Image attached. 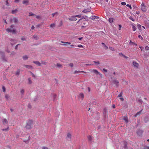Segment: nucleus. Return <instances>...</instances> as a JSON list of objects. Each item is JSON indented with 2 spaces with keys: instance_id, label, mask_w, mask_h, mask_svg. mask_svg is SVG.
<instances>
[{
  "instance_id": "423d86ee",
  "label": "nucleus",
  "mask_w": 149,
  "mask_h": 149,
  "mask_svg": "<svg viewBox=\"0 0 149 149\" xmlns=\"http://www.w3.org/2000/svg\"><path fill=\"white\" fill-rule=\"evenodd\" d=\"M107 112V109L106 108H104L103 111V114L104 118L106 117Z\"/></svg>"
},
{
  "instance_id": "aec40b11",
  "label": "nucleus",
  "mask_w": 149,
  "mask_h": 149,
  "mask_svg": "<svg viewBox=\"0 0 149 149\" xmlns=\"http://www.w3.org/2000/svg\"><path fill=\"white\" fill-rule=\"evenodd\" d=\"M24 66L27 68L28 69H32L33 68V66L31 65H25Z\"/></svg>"
},
{
  "instance_id": "e2e57ef3",
  "label": "nucleus",
  "mask_w": 149,
  "mask_h": 149,
  "mask_svg": "<svg viewBox=\"0 0 149 149\" xmlns=\"http://www.w3.org/2000/svg\"><path fill=\"white\" fill-rule=\"evenodd\" d=\"M109 48L110 50H112V51H113L114 50V49L111 47H109Z\"/></svg>"
},
{
  "instance_id": "49530a36",
  "label": "nucleus",
  "mask_w": 149,
  "mask_h": 149,
  "mask_svg": "<svg viewBox=\"0 0 149 149\" xmlns=\"http://www.w3.org/2000/svg\"><path fill=\"white\" fill-rule=\"evenodd\" d=\"M33 37L34 39H36V40L38 39V37L34 35L33 36Z\"/></svg>"
},
{
  "instance_id": "5fc2aeb1",
  "label": "nucleus",
  "mask_w": 149,
  "mask_h": 149,
  "mask_svg": "<svg viewBox=\"0 0 149 149\" xmlns=\"http://www.w3.org/2000/svg\"><path fill=\"white\" fill-rule=\"evenodd\" d=\"M6 5L8 6H9V3L8 2V0H6Z\"/></svg>"
},
{
  "instance_id": "0eeeda50",
  "label": "nucleus",
  "mask_w": 149,
  "mask_h": 149,
  "mask_svg": "<svg viewBox=\"0 0 149 149\" xmlns=\"http://www.w3.org/2000/svg\"><path fill=\"white\" fill-rule=\"evenodd\" d=\"M68 19L70 21H76L77 20L75 16H72L70 18H68Z\"/></svg>"
},
{
  "instance_id": "2eb2a0df",
  "label": "nucleus",
  "mask_w": 149,
  "mask_h": 149,
  "mask_svg": "<svg viewBox=\"0 0 149 149\" xmlns=\"http://www.w3.org/2000/svg\"><path fill=\"white\" fill-rule=\"evenodd\" d=\"M129 45H135L136 46L137 45L135 43L132 42L131 40H130V42H129Z\"/></svg>"
},
{
  "instance_id": "20e7f679",
  "label": "nucleus",
  "mask_w": 149,
  "mask_h": 149,
  "mask_svg": "<svg viewBox=\"0 0 149 149\" xmlns=\"http://www.w3.org/2000/svg\"><path fill=\"white\" fill-rule=\"evenodd\" d=\"M6 31L8 32H13L14 34L16 33V30L15 29H11L9 28H8L6 29Z\"/></svg>"
},
{
  "instance_id": "13d9d810",
  "label": "nucleus",
  "mask_w": 149,
  "mask_h": 149,
  "mask_svg": "<svg viewBox=\"0 0 149 149\" xmlns=\"http://www.w3.org/2000/svg\"><path fill=\"white\" fill-rule=\"evenodd\" d=\"M138 37L141 39H142L143 38V37L140 35H139Z\"/></svg>"
},
{
  "instance_id": "4d7b16f0",
  "label": "nucleus",
  "mask_w": 149,
  "mask_h": 149,
  "mask_svg": "<svg viewBox=\"0 0 149 149\" xmlns=\"http://www.w3.org/2000/svg\"><path fill=\"white\" fill-rule=\"evenodd\" d=\"M5 98L8 99L9 98V96L7 94H6L5 95Z\"/></svg>"
},
{
  "instance_id": "39448f33",
  "label": "nucleus",
  "mask_w": 149,
  "mask_h": 149,
  "mask_svg": "<svg viewBox=\"0 0 149 149\" xmlns=\"http://www.w3.org/2000/svg\"><path fill=\"white\" fill-rule=\"evenodd\" d=\"M1 58L2 60L5 62L7 61V58L5 57V54L4 53L2 52L1 54Z\"/></svg>"
},
{
  "instance_id": "6e6552de",
  "label": "nucleus",
  "mask_w": 149,
  "mask_h": 149,
  "mask_svg": "<svg viewBox=\"0 0 149 149\" xmlns=\"http://www.w3.org/2000/svg\"><path fill=\"white\" fill-rule=\"evenodd\" d=\"M132 64L134 67L137 68H138L139 66V64L137 63L136 61H133Z\"/></svg>"
},
{
  "instance_id": "4be33fe9",
  "label": "nucleus",
  "mask_w": 149,
  "mask_h": 149,
  "mask_svg": "<svg viewBox=\"0 0 149 149\" xmlns=\"http://www.w3.org/2000/svg\"><path fill=\"white\" fill-rule=\"evenodd\" d=\"M98 18H99V17H98L94 16H92L91 17H90V19L93 20L95 19Z\"/></svg>"
},
{
  "instance_id": "864d4df0",
  "label": "nucleus",
  "mask_w": 149,
  "mask_h": 149,
  "mask_svg": "<svg viewBox=\"0 0 149 149\" xmlns=\"http://www.w3.org/2000/svg\"><path fill=\"white\" fill-rule=\"evenodd\" d=\"M10 40L11 42H14L15 41H16V40L15 39H10Z\"/></svg>"
},
{
  "instance_id": "774afa93",
  "label": "nucleus",
  "mask_w": 149,
  "mask_h": 149,
  "mask_svg": "<svg viewBox=\"0 0 149 149\" xmlns=\"http://www.w3.org/2000/svg\"><path fill=\"white\" fill-rule=\"evenodd\" d=\"M58 13L57 12H56L54 13H53L52 14V15L53 16V17H54V15L56 14H57Z\"/></svg>"
},
{
  "instance_id": "7ed1b4c3",
  "label": "nucleus",
  "mask_w": 149,
  "mask_h": 149,
  "mask_svg": "<svg viewBox=\"0 0 149 149\" xmlns=\"http://www.w3.org/2000/svg\"><path fill=\"white\" fill-rule=\"evenodd\" d=\"M141 9L142 11L144 12H145L147 10V7L144 3H142L141 5Z\"/></svg>"
},
{
  "instance_id": "603ef678",
  "label": "nucleus",
  "mask_w": 149,
  "mask_h": 149,
  "mask_svg": "<svg viewBox=\"0 0 149 149\" xmlns=\"http://www.w3.org/2000/svg\"><path fill=\"white\" fill-rule=\"evenodd\" d=\"M21 93L22 94H24V91L23 89H22L21 91Z\"/></svg>"
},
{
  "instance_id": "cd10ccee",
  "label": "nucleus",
  "mask_w": 149,
  "mask_h": 149,
  "mask_svg": "<svg viewBox=\"0 0 149 149\" xmlns=\"http://www.w3.org/2000/svg\"><path fill=\"white\" fill-rule=\"evenodd\" d=\"M113 18H110L109 19V21L110 23H111L113 22Z\"/></svg>"
},
{
  "instance_id": "9d476101",
  "label": "nucleus",
  "mask_w": 149,
  "mask_h": 149,
  "mask_svg": "<svg viewBox=\"0 0 149 149\" xmlns=\"http://www.w3.org/2000/svg\"><path fill=\"white\" fill-rule=\"evenodd\" d=\"M113 83L116 84L117 86H118V84L119 83V81L116 79L113 80L112 81Z\"/></svg>"
},
{
  "instance_id": "79ce46f5",
  "label": "nucleus",
  "mask_w": 149,
  "mask_h": 149,
  "mask_svg": "<svg viewBox=\"0 0 149 149\" xmlns=\"http://www.w3.org/2000/svg\"><path fill=\"white\" fill-rule=\"evenodd\" d=\"M102 44L104 46V47L106 48V49H107L108 48V47L104 43L102 42Z\"/></svg>"
},
{
  "instance_id": "e433bc0d",
  "label": "nucleus",
  "mask_w": 149,
  "mask_h": 149,
  "mask_svg": "<svg viewBox=\"0 0 149 149\" xmlns=\"http://www.w3.org/2000/svg\"><path fill=\"white\" fill-rule=\"evenodd\" d=\"M56 97V94H53V101H54L55 98Z\"/></svg>"
},
{
  "instance_id": "58836bf2",
  "label": "nucleus",
  "mask_w": 149,
  "mask_h": 149,
  "mask_svg": "<svg viewBox=\"0 0 149 149\" xmlns=\"http://www.w3.org/2000/svg\"><path fill=\"white\" fill-rule=\"evenodd\" d=\"M61 42L63 43L67 44L69 45H70L71 44L70 42H63L62 41H61Z\"/></svg>"
},
{
  "instance_id": "b1692460",
  "label": "nucleus",
  "mask_w": 149,
  "mask_h": 149,
  "mask_svg": "<svg viewBox=\"0 0 149 149\" xmlns=\"http://www.w3.org/2000/svg\"><path fill=\"white\" fill-rule=\"evenodd\" d=\"M71 134L70 133H68L67 134L66 139H67V138H69V139H70L71 138Z\"/></svg>"
},
{
  "instance_id": "de8ad7c7",
  "label": "nucleus",
  "mask_w": 149,
  "mask_h": 149,
  "mask_svg": "<svg viewBox=\"0 0 149 149\" xmlns=\"http://www.w3.org/2000/svg\"><path fill=\"white\" fill-rule=\"evenodd\" d=\"M20 45V44H18L16 45L15 47V49L16 50L17 49L19 45Z\"/></svg>"
},
{
  "instance_id": "a19ab883",
  "label": "nucleus",
  "mask_w": 149,
  "mask_h": 149,
  "mask_svg": "<svg viewBox=\"0 0 149 149\" xmlns=\"http://www.w3.org/2000/svg\"><path fill=\"white\" fill-rule=\"evenodd\" d=\"M93 62L95 63V64H96L97 65H99L100 64V62L99 61H93Z\"/></svg>"
},
{
  "instance_id": "c85d7f7f",
  "label": "nucleus",
  "mask_w": 149,
  "mask_h": 149,
  "mask_svg": "<svg viewBox=\"0 0 149 149\" xmlns=\"http://www.w3.org/2000/svg\"><path fill=\"white\" fill-rule=\"evenodd\" d=\"M144 120L145 123H147L148 120V119L147 117H146L144 119Z\"/></svg>"
},
{
  "instance_id": "ddd939ff",
  "label": "nucleus",
  "mask_w": 149,
  "mask_h": 149,
  "mask_svg": "<svg viewBox=\"0 0 149 149\" xmlns=\"http://www.w3.org/2000/svg\"><path fill=\"white\" fill-rule=\"evenodd\" d=\"M127 142L125 141L124 142V146H123V147L124 149H127L128 148H127Z\"/></svg>"
},
{
  "instance_id": "412c9836",
  "label": "nucleus",
  "mask_w": 149,
  "mask_h": 149,
  "mask_svg": "<svg viewBox=\"0 0 149 149\" xmlns=\"http://www.w3.org/2000/svg\"><path fill=\"white\" fill-rule=\"evenodd\" d=\"M14 22L15 23H17L18 22V19L15 17H14L13 19Z\"/></svg>"
},
{
  "instance_id": "f257e3e1",
  "label": "nucleus",
  "mask_w": 149,
  "mask_h": 149,
  "mask_svg": "<svg viewBox=\"0 0 149 149\" xmlns=\"http://www.w3.org/2000/svg\"><path fill=\"white\" fill-rule=\"evenodd\" d=\"M33 124V121L29 119L26 123V128L27 129H30L31 128V125Z\"/></svg>"
},
{
  "instance_id": "f03ea898",
  "label": "nucleus",
  "mask_w": 149,
  "mask_h": 149,
  "mask_svg": "<svg viewBox=\"0 0 149 149\" xmlns=\"http://www.w3.org/2000/svg\"><path fill=\"white\" fill-rule=\"evenodd\" d=\"M144 131L142 130L138 129L136 131V134L139 137H141L142 136L143 134Z\"/></svg>"
},
{
  "instance_id": "dca6fc26",
  "label": "nucleus",
  "mask_w": 149,
  "mask_h": 149,
  "mask_svg": "<svg viewBox=\"0 0 149 149\" xmlns=\"http://www.w3.org/2000/svg\"><path fill=\"white\" fill-rule=\"evenodd\" d=\"M87 138L88 141L90 142H91L93 140V137L90 135L88 136Z\"/></svg>"
},
{
  "instance_id": "a18cd8bd",
  "label": "nucleus",
  "mask_w": 149,
  "mask_h": 149,
  "mask_svg": "<svg viewBox=\"0 0 149 149\" xmlns=\"http://www.w3.org/2000/svg\"><path fill=\"white\" fill-rule=\"evenodd\" d=\"M87 18H88L87 17L85 16H82L81 19H87Z\"/></svg>"
},
{
  "instance_id": "bf43d9fd",
  "label": "nucleus",
  "mask_w": 149,
  "mask_h": 149,
  "mask_svg": "<svg viewBox=\"0 0 149 149\" xmlns=\"http://www.w3.org/2000/svg\"><path fill=\"white\" fill-rule=\"evenodd\" d=\"M122 26L121 25H119V26H118V29L119 30H120Z\"/></svg>"
},
{
  "instance_id": "3c124183",
  "label": "nucleus",
  "mask_w": 149,
  "mask_h": 149,
  "mask_svg": "<svg viewBox=\"0 0 149 149\" xmlns=\"http://www.w3.org/2000/svg\"><path fill=\"white\" fill-rule=\"evenodd\" d=\"M137 27L140 30L141 28V25L140 24H139L137 25Z\"/></svg>"
},
{
  "instance_id": "37998d69",
  "label": "nucleus",
  "mask_w": 149,
  "mask_h": 149,
  "mask_svg": "<svg viewBox=\"0 0 149 149\" xmlns=\"http://www.w3.org/2000/svg\"><path fill=\"white\" fill-rule=\"evenodd\" d=\"M126 6L127 7H129L131 9L132 8V6H131V5H130L129 4H127L126 5Z\"/></svg>"
},
{
  "instance_id": "f704fd0d",
  "label": "nucleus",
  "mask_w": 149,
  "mask_h": 149,
  "mask_svg": "<svg viewBox=\"0 0 149 149\" xmlns=\"http://www.w3.org/2000/svg\"><path fill=\"white\" fill-rule=\"evenodd\" d=\"M35 15V14L33 13H32L30 12V13H29V16H33L34 15Z\"/></svg>"
},
{
  "instance_id": "393cba45",
  "label": "nucleus",
  "mask_w": 149,
  "mask_h": 149,
  "mask_svg": "<svg viewBox=\"0 0 149 149\" xmlns=\"http://www.w3.org/2000/svg\"><path fill=\"white\" fill-rule=\"evenodd\" d=\"M18 11V10H17V9H15V10H12V14H15V13H17Z\"/></svg>"
},
{
  "instance_id": "bb28decb",
  "label": "nucleus",
  "mask_w": 149,
  "mask_h": 149,
  "mask_svg": "<svg viewBox=\"0 0 149 149\" xmlns=\"http://www.w3.org/2000/svg\"><path fill=\"white\" fill-rule=\"evenodd\" d=\"M93 72H94V73L96 74H99V72L96 70H93Z\"/></svg>"
},
{
  "instance_id": "ea45409f",
  "label": "nucleus",
  "mask_w": 149,
  "mask_h": 149,
  "mask_svg": "<svg viewBox=\"0 0 149 149\" xmlns=\"http://www.w3.org/2000/svg\"><path fill=\"white\" fill-rule=\"evenodd\" d=\"M2 89L3 90V91L4 92H6V88L4 86H2Z\"/></svg>"
},
{
  "instance_id": "4c0bfd02",
  "label": "nucleus",
  "mask_w": 149,
  "mask_h": 149,
  "mask_svg": "<svg viewBox=\"0 0 149 149\" xmlns=\"http://www.w3.org/2000/svg\"><path fill=\"white\" fill-rule=\"evenodd\" d=\"M129 18L133 21H135L134 19L132 16L130 17H129Z\"/></svg>"
},
{
  "instance_id": "a211bd4d",
  "label": "nucleus",
  "mask_w": 149,
  "mask_h": 149,
  "mask_svg": "<svg viewBox=\"0 0 149 149\" xmlns=\"http://www.w3.org/2000/svg\"><path fill=\"white\" fill-rule=\"evenodd\" d=\"M80 72H83V73H85L86 72H84V71H77V70H75L74 72V74H77V73H79Z\"/></svg>"
},
{
  "instance_id": "2f4dec72",
  "label": "nucleus",
  "mask_w": 149,
  "mask_h": 149,
  "mask_svg": "<svg viewBox=\"0 0 149 149\" xmlns=\"http://www.w3.org/2000/svg\"><path fill=\"white\" fill-rule=\"evenodd\" d=\"M132 29H133V31H135L136 30V28L133 24H132Z\"/></svg>"
},
{
  "instance_id": "c03bdc74",
  "label": "nucleus",
  "mask_w": 149,
  "mask_h": 149,
  "mask_svg": "<svg viewBox=\"0 0 149 149\" xmlns=\"http://www.w3.org/2000/svg\"><path fill=\"white\" fill-rule=\"evenodd\" d=\"M145 50H149V47L148 46H146L145 47Z\"/></svg>"
},
{
  "instance_id": "69168bd1",
  "label": "nucleus",
  "mask_w": 149,
  "mask_h": 149,
  "mask_svg": "<svg viewBox=\"0 0 149 149\" xmlns=\"http://www.w3.org/2000/svg\"><path fill=\"white\" fill-rule=\"evenodd\" d=\"M69 65L72 67L73 66V63H71L69 64Z\"/></svg>"
},
{
  "instance_id": "338daca9",
  "label": "nucleus",
  "mask_w": 149,
  "mask_h": 149,
  "mask_svg": "<svg viewBox=\"0 0 149 149\" xmlns=\"http://www.w3.org/2000/svg\"><path fill=\"white\" fill-rule=\"evenodd\" d=\"M57 66L58 67H59L61 66V65L59 63H58L57 64Z\"/></svg>"
},
{
  "instance_id": "052dcab7",
  "label": "nucleus",
  "mask_w": 149,
  "mask_h": 149,
  "mask_svg": "<svg viewBox=\"0 0 149 149\" xmlns=\"http://www.w3.org/2000/svg\"><path fill=\"white\" fill-rule=\"evenodd\" d=\"M121 5H126V3L125 2H122L121 3Z\"/></svg>"
},
{
  "instance_id": "a878e982",
  "label": "nucleus",
  "mask_w": 149,
  "mask_h": 149,
  "mask_svg": "<svg viewBox=\"0 0 149 149\" xmlns=\"http://www.w3.org/2000/svg\"><path fill=\"white\" fill-rule=\"evenodd\" d=\"M9 129V127H8L6 129H2V130L3 131H8Z\"/></svg>"
},
{
  "instance_id": "c756f323",
  "label": "nucleus",
  "mask_w": 149,
  "mask_h": 149,
  "mask_svg": "<svg viewBox=\"0 0 149 149\" xmlns=\"http://www.w3.org/2000/svg\"><path fill=\"white\" fill-rule=\"evenodd\" d=\"M123 92L122 91L118 95V96L117 97H121L122 96V95H123Z\"/></svg>"
},
{
  "instance_id": "8fccbe9b",
  "label": "nucleus",
  "mask_w": 149,
  "mask_h": 149,
  "mask_svg": "<svg viewBox=\"0 0 149 149\" xmlns=\"http://www.w3.org/2000/svg\"><path fill=\"white\" fill-rule=\"evenodd\" d=\"M83 24L84 25H86V26H87L88 25V23L87 22H83Z\"/></svg>"
},
{
  "instance_id": "7c9ffc66",
  "label": "nucleus",
  "mask_w": 149,
  "mask_h": 149,
  "mask_svg": "<svg viewBox=\"0 0 149 149\" xmlns=\"http://www.w3.org/2000/svg\"><path fill=\"white\" fill-rule=\"evenodd\" d=\"M28 80L29 81V84H31L32 83V81L31 80V78H29L28 79Z\"/></svg>"
},
{
  "instance_id": "f8f14e48",
  "label": "nucleus",
  "mask_w": 149,
  "mask_h": 149,
  "mask_svg": "<svg viewBox=\"0 0 149 149\" xmlns=\"http://www.w3.org/2000/svg\"><path fill=\"white\" fill-rule=\"evenodd\" d=\"M29 1L28 0H24L22 1V3L23 4H26V5H29Z\"/></svg>"
},
{
  "instance_id": "9b49d317",
  "label": "nucleus",
  "mask_w": 149,
  "mask_h": 149,
  "mask_svg": "<svg viewBox=\"0 0 149 149\" xmlns=\"http://www.w3.org/2000/svg\"><path fill=\"white\" fill-rule=\"evenodd\" d=\"M91 10L89 9H85L82 11V12L84 13H86L89 12L91 11Z\"/></svg>"
},
{
  "instance_id": "09e8293b",
  "label": "nucleus",
  "mask_w": 149,
  "mask_h": 149,
  "mask_svg": "<svg viewBox=\"0 0 149 149\" xmlns=\"http://www.w3.org/2000/svg\"><path fill=\"white\" fill-rule=\"evenodd\" d=\"M55 26V24H51L50 25V26L51 27H54Z\"/></svg>"
},
{
  "instance_id": "680f3d73",
  "label": "nucleus",
  "mask_w": 149,
  "mask_h": 149,
  "mask_svg": "<svg viewBox=\"0 0 149 149\" xmlns=\"http://www.w3.org/2000/svg\"><path fill=\"white\" fill-rule=\"evenodd\" d=\"M28 107L30 109L32 107L31 105L30 104H28Z\"/></svg>"
},
{
  "instance_id": "4468645a",
  "label": "nucleus",
  "mask_w": 149,
  "mask_h": 149,
  "mask_svg": "<svg viewBox=\"0 0 149 149\" xmlns=\"http://www.w3.org/2000/svg\"><path fill=\"white\" fill-rule=\"evenodd\" d=\"M123 120H124L126 123H127L128 122V118L126 116H124L123 118Z\"/></svg>"
},
{
  "instance_id": "72a5a7b5",
  "label": "nucleus",
  "mask_w": 149,
  "mask_h": 149,
  "mask_svg": "<svg viewBox=\"0 0 149 149\" xmlns=\"http://www.w3.org/2000/svg\"><path fill=\"white\" fill-rule=\"evenodd\" d=\"M137 102H139L141 103V104H142V103L143 102L142 100L140 99H138L137 100Z\"/></svg>"
},
{
  "instance_id": "5701e85b",
  "label": "nucleus",
  "mask_w": 149,
  "mask_h": 149,
  "mask_svg": "<svg viewBox=\"0 0 149 149\" xmlns=\"http://www.w3.org/2000/svg\"><path fill=\"white\" fill-rule=\"evenodd\" d=\"M84 94L82 93H81L79 94V97H81V99L82 100L84 97Z\"/></svg>"
},
{
  "instance_id": "6ab92c4d",
  "label": "nucleus",
  "mask_w": 149,
  "mask_h": 149,
  "mask_svg": "<svg viewBox=\"0 0 149 149\" xmlns=\"http://www.w3.org/2000/svg\"><path fill=\"white\" fill-rule=\"evenodd\" d=\"M142 109L140 111H139V112H137L134 115V116L135 117H136L137 116L141 114V111H142Z\"/></svg>"
},
{
  "instance_id": "473e14b6",
  "label": "nucleus",
  "mask_w": 149,
  "mask_h": 149,
  "mask_svg": "<svg viewBox=\"0 0 149 149\" xmlns=\"http://www.w3.org/2000/svg\"><path fill=\"white\" fill-rule=\"evenodd\" d=\"M28 58L27 55H25L23 56V58L24 60H27L28 59Z\"/></svg>"
},
{
  "instance_id": "6e6d98bb",
  "label": "nucleus",
  "mask_w": 149,
  "mask_h": 149,
  "mask_svg": "<svg viewBox=\"0 0 149 149\" xmlns=\"http://www.w3.org/2000/svg\"><path fill=\"white\" fill-rule=\"evenodd\" d=\"M76 17H77L79 18H80L81 17V15H75Z\"/></svg>"
},
{
  "instance_id": "0e129e2a",
  "label": "nucleus",
  "mask_w": 149,
  "mask_h": 149,
  "mask_svg": "<svg viewBox=\"0 0 149 149\" xmlns=\"http://www.w3.org/2000/svg\"><path fill=\"white\" fill-rule=\"evenodd\" d=\"M42 149H48V148L47 147L43 146L42 147Z\"/></svg>"
},
{
  "instance_id": "1a4fd4ad",
  "label": "nucleus",
  "mask_w": 149,
  "mask_h": 149,
  "mask_svg": "<svg viewBox=\"0 0 149 149\" xmlns=\"http://www.w3.org/2000/svg\"><path fill=\"white\" fill-rule=\"evenodd\" d=\"M2 122H3V124L4 125H5L6 124H7L8 123V121L5 118H4V119H3V120H2Z\"/></svg>"
},
{
  "instance_id": "c9c22d12",
  "label": "nucleus",
  "mask_w": 149,
  "mask_h": 149,
  "mask_svg": "<svg viewBox=\"0 0 149 149\" xmlns=\"http://www.w3.org/2000/svg\"><path fill=\"white\" fill-rule=\"evenodd\" d=\"M20 73V70H18L16 72V75H18Z\"/></svg>"
},
{
  "instance_id": "f3484780",
  "label": "nucleus",
  "mask_w": 149,
  "mask_h": 149,
  "mask_svg": "<svg viewBox=\"0 0 149 149\" xmlns=\"http://www.w3.org/2000/svg\"><path fill=\"white\" fill-rule=\"evenodd\" d=\"M33 62L36 65H38L39 66L41 65V64L38 61H33Z\"/></svg>"
}]
</instances>
